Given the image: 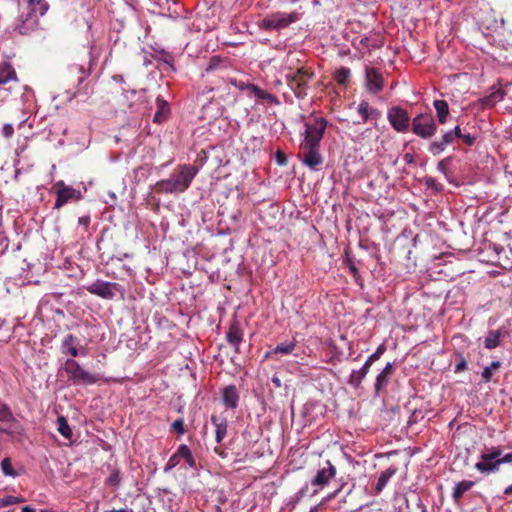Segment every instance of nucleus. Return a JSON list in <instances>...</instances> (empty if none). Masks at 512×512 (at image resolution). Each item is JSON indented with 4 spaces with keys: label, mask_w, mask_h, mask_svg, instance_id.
Returning a JSON list of instances; mask_svg holds the SVG:
<instances>
[{
    "label": "nucleus",
    "mask_w": 512,
    "mask_h": 512,
    "mask_svg": "<svg viewBox=\"0 0 512 512\" xmlns=\"http://www.w3.org/2000/svg\"><path fill=\"white\" fill-rule=\"evenodd\" d=\"M197 173L198 169L195 166L181 165L169 178L157 181L154 185V191L165 194L183 193L189 188Z\"/></svg>",
    "instance_id": "obj_1"
},
{
    "label": "nucleus",
    "mask_w": 512,
    "mask_h": 512,
    "mask_svg": "<svg viewBox=\"0 0 512 512\" xmlns=\"http://www.w3.org/2000/svg\"><path fill=\"white\" fill-rule=\"evenodd\" d=\"M327 127V120L323 117H310L304 123V131L301 133L300 144L319 145L323 139Z\"/></svg>",
    "instance_id": "obj_2"
},
{
    "label": "nucleus",
    "mask_w": 512,
    "mask_h": 512,
    "mask_svg": "<svg viewBox=\"0 0 512 512\" xmlns=\"http://www.w3.org/2000/svg\"><path fill=\"white\" fill-rule=\"evenodd\" d=\"M411 131L422 139H430L437 132V124L431 113H419L411 122Z\"/></svg>",
    "instance_id": "obj_3"
},
{
    "label": "nucleus",
    "mask_w": 512,
    "mask_h": 512,
    "mask_svg": "<svg viewBox=\"0 0 512 512\" xmlns=\"http://www.w3.org/2000/svg\"><path fill=\"white\" fill-rule=\"evenodd\" d=\"M64 370L75 385H92L99 380L98 375L86 371L74 359L66 360Z\"/></svg>",
    "instance_id": "obj_4"
},
{
    "label": "nucleus",
    "mask_w": 512,
    "mask_h": 512,
    "mask_svg": "<svg viewBox=\"0 0 512 512\" xmlns=\"http://www.w3.org/2000/svg\"><path fill=\"white\" fill-rule=\"evenodd\" d=\"M85 289L92 295L100 297L105 300H112L117 293L124 295V288L116 282H108L97 279L93 283L87 285Z\"/></svg>",
    "instance_id": "obj_5"
},
{
    "label": "nucleus",
    "mask_w": 512,
    "mask_h": 512,
    "mask_svg": "<svg viewBox=\"0 0 512 512\" xmlns=\"http://www.w3.org/2000/svg\"><path fill=\"white\" fill-rule=\"evenodd\" d=\"M300 19V14L297 12L285 13V12H275L268 16H266L262 20L263 28L267 30H279L284 29L295 23Z\"/></svg>",
    "instance_id": "obj_6"
},
{
    "label": "nucleus",
    "mask_w": 512,
    "mask_h": 512,
    "mask_svg": "<svg viewBox=\"0 0 512 512\" xmlns=\"http://www.w3.org/2000/svg\"><path fill=\"white\" fill-rule=\"evenodd\" d=\"M336 474L337 469L330 460H326L322 465H320L315 476L310 481V484L315 487L311 496L316 495L319 490L327 486L330 481L335 478Z\"/></svg>",
    "instance_id": "obj_7"
},
{
    "label": "nucleus",
    "mask_w": 512,
    "mask_h": 512,
    "mask_svg": "<svg viewBox=\"0 0 512 512\" xmlns=\"http://www.w3.org/2000/svg\"><path fill=\"white\" fill-rule=\"evenodd\" d=\"M299 159L302 164L310 170L316 171L323 164V157L320 153L319 145L300 144Z\"/></svg>",
    "instance_id": "obj_8"
},
{
    "label": "nucleus",
    "mask_w": 512,
    "mask_h": 512,
    "mask_svg": "<svg viewBox=\"0 0 512 512\" xmlns=\"http://www.w3.org/2000/svg\"><path fill=\"white\" fill-rule=\"evenodd\" d=\"M387 120L398 133L408 132L412 122L408 112L400 106H392L388 109Z\"/></svg>",
    "instance_id": "obj_9"
},
{
    "label": "nucleus",
    "mask_w": 512,
    "mask_h": 512,
    "mask_svg": "<svg viewBox=\"0 0 512 512\" xmlns=\"http://www.w3.org/2000/svg\"><path fill=\"white\" fill-rule=\"evenodd\" d=\"M386 351V347L381 344L377 347L376 351L373 352L365 361V363L362 365L360 369L353 370L350 374L348 383L357 388L360 386L362 380L366 377L368 374L372 364L380 359V357L383 355V353Z\"/></svg>",
    "instance_id": "obj_10"
},
{
    "label": "nucleus",
    "mask_w": 512,
    "mask_h": 512,
    "mask_svg": "<svg viewBox=\"0 0 512 512\" xmlns=\"http://www.w3.org/2000/svg\"><path fill=\"white\" fill-rule=\"evenodd\" d=\"M311 78L312 74L303 68L292 71L286 75L288 85L298 97L304 96L306 94L307 83L311 80Z\"/></svg>",
    "instance_id": "obj_11"
},
{
    "label": "nucleus",
    "mask_w": 512,
    "mask_h": 512,
    "mask_svg": "<svg viewBox=\"0 0 512 512\" xmlns=\"http://www.w3.org/2000/svg\"><path fill=\"white\" fill-rule=\"evenodd\" d=\"M36 13L37 12L29 11L27 13L20 14L15 22L14 30L21 35H28L35 31L38 27V18Z\"/></svg>",
    "instance_id": "obj_12"
},
{
    "label": "nucleus",
    "mask_w": 512,
    "mask_h": 512,
    "mask_svg": "<svg viewBox=\"0 0 512 512\" xmlns=\"http://www.w3.org/2000/svg\"><path fill=\"white\" fill-rule=\"evenodd\" d=\"M130 113L142 114L147 110L144 91L129 90L123 94Z\"/></svg>",
    "instance_id": "obj_13"
},
{
    "label": "nucleus",
    "mask_w": 512,
    "mask_h": 512,
    "mask_svg": "<svg viewBox=\"0 0 512 512\" xmlns=\"http://www.w3.org/2000/svg\"><path fill=\"white\" fill-rule=\"evenodd\" d=\"M57 187V198L55 201V208H60L65 205L69 200L80 199L81 193L71 186H67L63 181H58L55 184Z\"/></svg>",
    "instance_id": "obj_14"
},
{
    "label": "nucleus",
    "mask_w": 512,
    "mask_h": 512,
    "mask_svg": "<svg viewBox=\"0 0 512 512\" xmlns=\"http://www.w3.org/2000/svg\"><path fill=\"white\" fill-rule=\"evenodd\" d=\"M366 88L371 93H378L383 89V78L375 68L366 69Z\"/></svg>",
    "instance_id": "obj_15"
},
{
    "label": "nucleus",
    "mask_w": 512,
    "mask_h": 512,
    "mask_svg": "<svg viewBox=\"0 0 512 512\" xmlns=\"http://www.w3.org/2000/svg\"><path fill=\"white\" fill-rule=\"evenodd\" d=\"M357 112L360 116V120L355 122V124H364L371 119L377 120L381 115L380 111L372 107L366 100H362L359 103Z\"/></svg>",
    "instance_id": "obj_16"
},
{
    "label": "nucleus",
    "mask_w": 512,
    "mask_h": 512,
    "mask_svg": "<svg viewBox=\"0 0 512 512\" xmlns=\"http://www.w3.org/2000/svg\"><path fill=\"white\" fill-rule=\"evenodd\" d=\"M222 401L227 409H236L239 403V392L235 385H228L223 389Z\"/></svg>",
    "instance_id": "obj_17"
},
{
    "label": "nucleus",
    "mask_w": 512,
    "mask_h": 512,
    "mask_svg": "<svg viewBox=\"0 0 512 512\" xmlns=\"http://www.w3.org/2000/svg\"><path fill=\"white\" fill-rule=\"evenodd\" d=\"M480 459L481 460L475 464L474 468L481 474L488 475L499 471L498 462L490 459L485 453L481 454Z\"/></svg>",
    "instance_id": "obj_18"
},
{
    "label": "nucleus",
    "mask_w": 512,
    "mask_h": 512,
    "mask_svg": "<svg viewBox=\"0 0 512 512\" xmlns=\"http://www.w3.org/2000/svg\"><path fill=\"white\" fill-rule=\"evenodd\" d=\"M394 371L393 364L387 362L383 370L377 375L375 381V392L379 394L389 383V378Z\"/></svg>",
    "instance_id": "obj_19"
},
{
    "label": "nucleus",
    "mask_w": 512,
    "mask_h": 512,
    "mask_svg": "<svg viewBox=\"0 0 512 512\" xmlns=\"http://www.w3.org/2000/svg\"><path fill=\"white\" fill-rule=\"evenodd\" d=\"M156 105L157 111L154 114L153 121L155 123H162L167 119L170 113V107L168 102L164 100L161 96H158L156 98Z\"/></svg>",
    "instance_id": "obj_20"
},
{
    "label": "nucleus",
    "mask_w": 512,
    "mask_h": 512,
    "mask_svg": "<svg viewBox=\"0 0 512 512\" xmlns=\"http://www.w3.org/2000/svg\"><path fill=\"white\" fill-rule=\"evenodd\" d=\"M475 485L474 481L462 480L455 484L452 490V499L455 503H458L462 496L468 492Z\"/></svg>",
    "instance_id": "obj_21"
},
{
    "label": "nucleus",
    "mask_w": 512,
    "mask_h": 512,
    "mask_svg": "<svg viewBox=\"0 0 512 512\" xmlns=\"http://www.w3.org/2000/svg\"><path fill=\"white\" fill-rule=\"evenodd\" d=\"M211 422L215 427V438L217 443H221L227 434V420L217 416L211 417Z\"/></svg>",
    "instance_id": "obj_22"
},
{
    "label": "nucleus",
    "mask_w": 512,
    "mask_h": 512,
    "mask_svg": "<svg viewBox=\"0 0 512 512\" xmlns=\"http://www.w3.org/2000/svg\"><path fill=\"white\" fill-rule=\"evenodd\" d=\"M226 338L228 343L234 347L235 352L239 351V345L242 342V331L237 325H231Z\"/></svg>",
    "instance_id": "obj_23"
},
{
    "label": "nucleus",
    "mask_w": 512,
    "mask_h": 512,
    "mask_svg": "<svg viewBox=\"0 0 512 512\" xmlns=\"http://www.w3.org/2000/svg\"><path fill=\"white\" fill-rule=\"evenodd\" d=\"M433 106L436 110L437 119L440 124H445L449 116V106L445 100H435Z\"/></svg>",
    "instance_id": "obj_24"
},
{
    "label": "nucleus",
    "mask_w": 512,
    "mask_h": 512,
    "mask_svg": "<svg viewBox=\"0 0 512 512\" xmlns=\"http://www.w3.org/2000/svg\"><path fill=\"white\" fill-rule=\"evenodd\" d=\"M295 348H296L295 340L279 343L271 351H269L266 356L268 357V356H272L274 354L290 355L293 353Z\"/></svg>",
    "instance_id": "obj_25"
},
{
    "label": "nucleus",
    "mask_w": 512,
    "mask_h": 512,
    "mask_svg": "<svg viewBox=\"0 0 512 512\" xmlns=\"http://www.w3.org/2000/svg\"><path fill=\"white\" fill-rule=\"evenodd\" d=\"M501 335L500 330H490L484 337V347L489 350L497 348L500 345Z\"/></svg>",
    "instance_id": "obj_26"
},
{
    "label": "nucleus",
    "mask_w": 512,
    "mask_h": 512,
    "mask_svg": "<svg viewBox=\"0 0 512 512\" xmlns=\"http://www.w3.org/2000/svg\"><path fill=\"white\" fill-rule=\"evenodd\" d=\"M178 455L181 456V460H185L189 468H196V461L192 454L191 449L186 444H181L178 446Z\"/></svg>",
    "instance_id": "obj_27"
},
{
    "label": "nucleus",
    "mask_w": 512,
    "mask_h": 512,
    "mask_svg": "<svg viewBox=\"0 0 512 512\" xmlns=\"http://www.w3.org/2000/svg\"><path fill=\"white\" fill-rule=\"evenodd\" d=\"M395 472H396V469L388 468L380 474V476L378 477L376 486H375L377 493H380L384 489V487L387 485V483L392 478V476L395 474Z\"/></svg>",
    "instance_id": "obj_28"
},
{
    "label": "nucleus",
    "mask_w": 512,
    "mask_h": 512,
    "mask_svg": "<svg viewBox=\"0 0 512 512\" xmlns=\"http://www.w3.org/2000/svg\"><path fill=\"white\" fill-rule=\"evenodd\" d=\"M502 366V362L499 360L492 361L490 365L484 367L481 373V377L485 383L491 381L493 372L499 369Z\"/></svg>",
    "instance_id": "obj_29"
},
{
    "label": "nucleus",
    "mask_w": 512,
    "mask_h": 512,
    "mask_svg": "<svg viewBox=\"0 0 512 512\" xmlns=\"http://www.w3.org/2000/svg\"><path fill=\"white\" fill-rule=\"evenodd\" d=\"M309 489V484L306 483L301 489H299L294 495L290 496L287 500V506L292 509L306 496Z\"/></svg>",
    "instance_id": "obj_30"
},
{
    "label": "nucleus",
    "mask_w": 512,
    "mask_h": 512,
    "mask_svg": "<svg viewBox=\"0 0 512 512\" xmlns=\"http://www.w3.org/2000/svg\"><path fill=\"white\" fill-rule=\"evenodd\" d=\"M31 11L38 12L43 16L49 9V5L45 0H27Z\"/></svg>",
    "instance_id": "obj_31"
},
{
    "label": "nucleus",
    "mask_w": 512,
    "mask_h": 512,
    "mask_svg": "<svg viewBox=\"0 0 512 512\" xmlns=\"http://www.w3.org/2000/svg\"><path fill=\"white\" fill-rule=\"evenodd\" d=\"M502 99H503V92L500 90H497V91L491 93L490 95L484 97L481 100V103L484 107H492L497 102L501 101Z\"/></svg>",
    "instance_id": "obj_32"
},
{
    "label": "nucleus",
    "mask_w": 512,
    "mask_h": 512,
    "mask_svg": "<svg viewBox=\"0 0 512 512\" xmlns=\"http://www.w3.org/2000/svg\"><path fill=\"white\" fill-rule=\"evenodd\" d=\"M447 144L440 138L438 140L432 141L428 146V151L433 155H440L447 148Z\"/></svg>",
    "instance_id": "obj_33"
},
{
    "label": "nucleus",
    "mask_w": 512,
    "mask_h": 512,
    "mask_svg": "<svg viewBox=\"0 0 512 512\" xmlns=\"http://www.w3.org/2000/svg\"><path fill=\"white\" fill-rule=\"evenodd\" d=\"M447 144L440 138L438 140L432 141L428 146V151L433 155H440L447 148Z\"/></svg>",
    "instance_id": "obj_34"
},
{
    "label": "nucleus",
    "mask_w": 512,
    "mask_h": 512,
    "mask_svg": "<svg viewBox=\"0 0 512 512\" xmlns=\"http://www.w3.org/2000/svg\"><path fill=\"white\" fill-rule=\"evenodd\" d=\"M57 423H58L59 433L63 437L69 439L72 436V431H71V428H70L67 420L65 419V417H63V416L58 417Z\"/></svg>",
    "instance_id": "obj_35"
},
{
    "label": "nucleus",
    "mask_w": 512,
    "mask_h": 512,
    "mask_svg": "<svg viewBox=\"0 0 512 512\" xmlns=\"http://www.w3.org/2000/svg\"><path fill=\"white\" fill-rule=\"evenodd\" d=\"M0 77L3 79L7 78V83L16 80V72L10 64L0 65Z\"/></svg>",
    "instance_id": "obj_36"
},
{
    "label": "nucleus",
    "mask_w": 512,
    "mask_h": 512,
    "mask_svg": "<svg viewBox=\"0 0 512 512\" xmlns=\"http://www.w3.org/2000/svg\"><path fill=\"white\" fill-rule=\"evenodd\" d=\"M350 75H351V72H350L349 68L341 67L336 70V72L334 74V79L337 83L343 85V84L347 83V81L350 78Z\"/></svg>",
    "instance_id": "obj_37"
},
{
    "label": "nucleus",
    "mask_w": 512,
    "mask_h": 512,
    "mask_svg": "<svg viewBox=\"0 0 512 512\" xmlns=\"http://www.w3.org/2000/svg\"><path fill=\"white\" fill-rule=\"evenodd\" d=\"M1 470H2V473L5 475V476H9V477H12V478H15L18 476V473L16 472V470L12 467V463H11V459L10 458H4L1 462Z\"/></svg>",
    "instance_id": "obj_38"
},
{
    "label": "nucleus",
    "mask_w": 512,
    "mask_h": 512,
    "mask_svg": "<svg viewBox=\"0 0 512 512\" xmlns=\"http://www.w3.org/2000/svg\"><path fill=\"white\" fill-rule=\"evenodd\" d=\"M106 484L112 486L114 489H118L121 485V476L118 469H113L106 480Z\"/></svg>",
    "instance_id": "obj_39"
},
{
    "label": "nucleus",
    "mask_w": 512,
    "mask_h": 512,
    "mask_svg": "<svg viewBox=\"0 0 512 512\" xmlns=\"http://www.w3.org/2000/svg\"><path fill=\"white\" fill-rule=\"evenodd\" d=\"M181 462V456L178 455V449L176 450V452L170 456V458L168 459L165 467H164V472L167 473L169 472L170 470H172L173 468H175L177 465H179Z\"/></svg>",
    "instance_id": "obj_40"
},
{
    "label": "nucleus",
    "mask_w": 512,
    "mask_h": 512,
    "mask_svg": "<svg viewBox=\"0 0 512 512\" xmlns=\"http://www.w3.org/2000/svg\"><path fill=\"white\" fill-rule=\"evenodd\" d=\"M24 502V498L8 495L0 499V508Z\"/></svg>",
    "instance_id": "obj_41"
},
{
    "label": "nucleus",
    "mask_w": 512,
    "mask_h": 512,
    "mask_svg": "<svg viewBox=\"0 0 512 512\" xmlns=\"http://www.w3.org/2000/svg\"><path fill=\"white\" fill-rule=\"evenodd\" d=\"M75 337L72 334H67L62 341V352H66L70 347L75 345Z\"/></svg>",
    "instance_id": "obj_42"
},
{
    "label": "nucleus",
    "mask_w": 512,
    "mask_h": 512,
    "mask_svg": "<svg viewBox=\"0 0 512 512\" xmlns=\"http://www.w3.org/2000/svg\"><path fill=\"white\" fill-rule=\"evenodd\" d=\"M229 83L234 86L235 88L239 89V90H249V87H250V84L251 83H248V82H244L242 80H238L236 78H230L229 79Z\"/></svg>",
    "instance_id": "obj_43"
},
{
    "label": "nucleus",
    "mask_w": 512,
    "mask_h": 512,
    "mask_svg": "<svg viewBox=\"0 0 512 512\" xmlns=\"http://www.w3.org/2000/svg\"><path fill=\"white\" fill-rule=\"evenodd\" d=\"M486 455L490 457V459L497 461L502 458V452L498 447H491L487 452H485Z\"/></svg>",
    "instance_id": "obj_44"
},
{
    "label": "nucleus",
    "mask_w": 512,
    "mask_h": 512,
    "mask_svg": "<svg viewBox=\"0 0 512 512\" xmlns=\"http://www.w3.org/2000/svg\"><path fill=\"white\" fill-rule=\"evenodd\" d=\"M458 362L455 365V372L459 373L467 368V361L462 354L457 355Z\"/></svg>",
    "instance_id": "obj_45"
},
{
    "label": "nucleus",
    "mask_w": 512,
    "mask_h": 512,
    "mask_svg": "<svg viewBox=\"0 0 512 512\" xmlns=\"http://www.w3.org/2000/svg\"><path fill=\"white\" fill-rule=\"evenodd\" d=\"M259 99L265 100L268 103L279 104L278 98L265 90L263 91Z\"/></svg>",
    "instance_id": "obj_46"
},
{
    "label": "nucleus",
    "mask_w": 512,
    "mask_h": 512,
    "mask_svg": "<svg viewBox=\"0 0 512 512\" xmlns=\"http://www.w3.org/2000/svg\"><path fill=\"white\" fill-rule=\"evenodd\" d=\"M172 428L175 432H177L178 434H184L185 433V429H184V422L182 419H177L175 420L173 423H172Z\"/></svg>",
    "instance_id": "obj_47"
},
{
    "label": "nucleus",
    "mask_w": 512,
    "mask_h": 512,
    "mask_svg": "<svg viewBox=\"0 0 512 512\" xmlns=\"http://www.w3.org/2000/svg\"><path fill=\"white\" fill-rule=\"evenodd\" d=\"M426 185L429 187V188H432L434 189L435 191H441L442 190V185L439 184L436 179L432 178V177H428L425 181Z\"/></svg>",
    "instance_id": "obj_48"
},
{
    "label": "nucleus",
    "mask_w": 512,
    "mask_h": 512,
    "mask_svg": "<svg viewBox=\"0 0 512 512\" xmlns=\"http://www.w3.org/2000/svg\"><path fill=\"white\" fill-rule=\"evenodd\" d=\"M450 160H451V158H449V157H448V158H444V159H442V160L438 163V165H437V169H438V171H439V172H441V173H443V174H446L447 169H448V166H449V164H450Z\"/></svg>",
    "instance_id": "obj_49"
},
{
    "label": "nucleus",
    "mask_w": 512,
    "mask_h": 512,
    "mask_svg": "<svg viewBox=\"0 0 512 512\" xmlns=\"http://www.w3.org/2000/svg\"><path fill=\"white\" fill-rule=\"evenodd\" d=\"M72 70L81 74L78 78V84H81L87 77V72L85 71V69L82 66H79V65L73 66Z\"/></svg>",
    "instance_id": "obj_50"
},
{
    "label": "nucleus",
    "mask_w": 512,
    "mask_h": 512,
    "mask_svg": "<svg viewBox=\"0 0 512 512\" xmlns=\"http://www.w3.org/2000/svg\"><path fill=\"white\" fill-rule=\"evenodd\" d=\"M343 487H344V484H342L339 488H337L333 492L329 493L326 497L323 498L322 503L329 502V501L333 500L334 498H336L338 496V494L341 492V490L343 489Z\"/></svg>",
    "instance_id": "obj_51"
},
{
    "label": "nucleus",
    "mask_w": 512,
    "mask_h": 512,
    "mask_svg": "<svg viewBox=\"0 0 512 512\" xmlns=\"http://www.w3.org/2000/svg\"><path fill=\"white\" fill-rule=\"evenodd\" d=\"M14 134V128L11 124H5L2 128V135L6 138L12 137Z\"/></svg>",
    "instance_id": "obj_52"
},
{
    "label": "nucleus",
    "mask_w": 512,
    "mask_h": 512,
    "mask_svg": "<svg viewBox=\"0 0 512 512\" xmlns=\"http://www.w3.org/2000/svg\"><path fill=\"white\" fill-rule=\"evenodd\" d=\"M65 353L69 354L71 357H77L79 355H85V349L78 350L75 346L70 347Z\"/></svg>",
    "instance_id": "obj_53"
},
{
    "label": "nucleus",
    "mask_w": 512,
    "mask_h": 512,
    "mask_svg": "<svg viewBox=\"0 0 512 512\" xmlns=\"http://www.w3.org/2000/svg\"><path fill=\"white\" fill-rule=\"evenodd\" d=\"M461 139L468 146H472L474 144L475 140H476V137L471 135V134H463Z\"/></svg>",
    "instance_id": "obj_54"
},
{
    "label": "nucleus",
    "mask_w": 512,
    "mask_h": 512,
    "mask_svg": "<svg viewBox=\"0 0 512 512\" xmlns=\"http://www.w3.org/2000/svg\"><path fill=\"white\" fill-rule=\"evenodd\" d=\"M497 462L499 467L502 464L512 463V452L503 455L501 459L497 460Z\"/></svg>",
    "instance_id": "obj_55"
},
{
    "label": "nucleus",
    "mask_w": 512,
    "mask_h": 512,
    "mask_svg": "<svg viewBox=\"0 0 512 512\" xmlns=\"http://www.w3.org/2000/svg\"><path fill=\"white\" fill-rule=\"evenodd\" d=\"M441 139H442V140H443L447 145L452 144V143L454 142V140H455V139L453 138V136H452V133H450L449 131H446V132L442 135Z\"/></svg>",
    "instance_id": "obj_56"
},
{
    "label": "nucleus",
    "mask_w": 512,
    "mask_h": 512,
    "mask_svg": "<svg viewBox=\"0 0 512 512\" xmlns=\"http://www.w3.org/2000/svg\"><path fill=\"white\" fill-rule=\"evenodd\" d=\"M249 90L251 92H253V94L259 99L261 97V94L263 93V89H261L260 87L254 85V84H250V87H249Z\"/></svg>",
    "instance_id": "obj_57"
},
{
    "label": "nucleus",
    "mask_w": 512,
    "mask_h": 512,
    "mask_svg": "<svg viewBox=\"0 0 512 512\" xmlns=\"http://www.w3.org/2000/svg\"><path fill=\"white\" fill-rule=\"evenodd\" d=\"M360 45L367 48V49H371V48H375L377 47L376 44H371L370 43V39L368 37H364L360 40Z\"/></svg>",
    "instance_id": "obj_58"
},
{
    "label": "nucleus",
    "mask_w": 512,
    "mask_h": 512,
    "mask_svg": "<svg viewBox=\"0 0 512 512\" xmlns=\"http://www.w3.org/2000/svg\"><path fill=\"white\" fill-rule=\"evenodd\" d=\"M448 131L452 133L454 139L461 138L463 135L460 126H455L453 129Z\"/></svg>",
    "instance_id": "obj_59"
},
{
    "label": "nucleus",
    "mask_w": 512,
    "mask_h": 512,
    "mask_svg": "<svg viewBox=\"0 0 512 512\" xmlns=\"http://www.w3.org/2000/svg\"><path fill=\"white\" fill-rule=\"evenodd\" d=\"M89 222H90L89 216H82V217H79V219H78L79 225L88 226Z\"/></svg>",
    "instance_id": "obj_60"
},
{
    "label": "nucleus",
    "mask_w": 512,
    "mask_h": 512,
    "mask_svg": "<svg viewBox=\"0 0 512 512\" xmlns=\"http://www.w3.org/2000/svg\"><path fill=\"white\" fill-rule=\"evenodd\" d=\"M272 383L276 386V387H281L282 383H281V380L278 376L274 375L271 379Z\"/></svg>",
    "instance_id": "obj_61"
},
{
    "label": "nucleus",
    "mask_w": 512,
    "mask_h": 512,
    "mask_svg": "<svg viewBox=\"0 0 512 512\" xmlns=\"http://www.w3.org/2000/svg\"><path fill=\"white\" fill-rule=\"evenodd\" d=\"M21 512H36V510L32 506L27 505L21 509Z\"/></svg>",
    "instance_id": "obj_62"
},
{
    "label": "nucleus",
    "mask_w": 512,
    "mask_h": 512,
    "mask_svg": "<svg viewBox=\"0 0 512 512\" xmlns=\"http://www.w3.org/2000/svg\"><path fill=\"white\" fill-rule=\"evenodd\" d=\"M104 512H133L131 509L106 510Z\"/></svg>",
    "instance_id": "obj_63"
},
{
    "label": "nucleus",
    "mask_w": 512,
    "mask_h": 512,
    "mask_svg": "<svg viewBox=\"0 0 512 512\" xmlns=\"http://www.w3.org/2000/svg\"><path fill=\"white\" fill-rule=\"evenodd\" d=\"M504 494L505 495H512V484L505 488Z\"/></svg>",
    "instance_id": "obj_64"
}]
</instances>
